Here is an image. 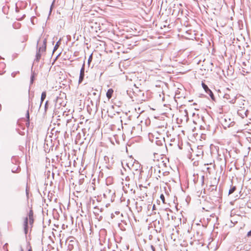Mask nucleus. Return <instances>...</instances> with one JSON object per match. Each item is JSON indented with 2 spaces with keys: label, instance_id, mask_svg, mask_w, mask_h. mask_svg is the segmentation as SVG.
I'll use <instances>...</instances> for the list:
<instances>
[{
  "label": "nucleus",
  "instance_id": "412c9836",
  "mask_svg": "<svg viewBox=\"0 0 251 251\" xmlns=\"http://www.w3.org/2000/svg\"><path fill=\"white\" fill-rule=\"evenodd\" d=\"M247 236L248 237L251 236V230L248 232Z\"/></svg>",
  "mask_w": 251,
  "mask_h": 251
},
{
  "label": "nucleus",
  "instance_id": "2f4dec72",
  "mask_svg": "<svg viewBox=\"0 0 251 251\" xmlns=\"http://www.w3.org/2000/svg\"><path fill=\"white\" fill-rule=\"evenodd\" d=\"M21 251H23V249L21 250Z\"/></svg>",
  "mask_w": 251,
  "mask_h": 251
},
{
  "label": "nucleus",
  "instance_id": "a211bd4d",
  "mask_svg": "<svg viewBox=\"0 0 251 251\" xmlns=\"http://www.w3.org/2000/svg\"><path fill=\"white\" fill-rule=\"evenodd\" d=\"M48 101L47 100L46 101L45 104V111H46L47 109L48 108Z\"/></svg>",
  "mask_w": 251,
  "mask_h": 251
},
{
  "label": "nucleus",
  "instance_id": "9d476101",
  "mask_svg": "<svg viewBox=\"0 0 251 251\" xmlns=\"http://www.w3.org/2000/svg\"><path fill=\"white\" fill-rule=\"evenodd\" d=\"M46 92L45 91L43 92L41 94V102H40V106H41V104H42L44 100L46 99Z\"/></svg>",
  "mask_w": 251,
  "mask_h": 251
},
{
  "label": "nucleus",
  "instance_id": "39448f33",
  "mask_svg": "<svg viewBox=\"0 0 251 251\" xmlns=\"http://www.w3.org/2000/svg\"><path fill=\"white\" fill-rule=\"evenodd\" d=\"M221 123L225 128L226 127L232 126L235 124L234 122L232 119L227 117H225L224 119H222Z\"/></svg>",
  "mask_w": 251,
  "mask_h": 251
},
{
  "label": "nucleus",
  "instance_id": "c756f323",
  "mask_svg": "<svg viewBox=\"0 0 251 251\" xmlns=\"http://www.w3.org/2000/svg\"><path fill=\"white\" fill-rule=\"evenodd\" d=\"M138 127H140V125H138Z\"/></svg>",
  "mask_w": 251,
  "mask_h": 251
},
{
  "label": "nucleus",
  "instance_id": "423d86ee",
  "mask_svg": "<svg viewBox=\"0 0 251 251\" xmlns=\"http://www.w3.org/2000/svg\"><path fill=\"white\" fill-rule=\"evenodd\" d=\"M238 114L241 116L242 118H244V117H247L248 116V110H245L244 109H242L240 107V109H238L237 111Z\"/></svg>",
  "mask_w": 251,
  "mask_h": 251
},
{
  "label": "nucleus",
  "instance_id": "f3484780",
  "mask_svg": "<svg viewBox=\"0 0 251 251\" xmlns=\"http://www.w3.org/2000/svg\"><path fill=\"white\" fill-rule=\"evenodd\" d=\"M161 200H162V202L165 203V197L163 194H161L160 197Z\"/></svg>",
  "mask_w": 251,
  "mask_h": 251
},
{
  "label": "nucleus",
  "instance_id": "6ab92c4d",
  "mask_svg": "<svg viewBox=\"0 0 251 251\" xmlns=\"http://www.w3.org/2000/svg\"><path fill=\"white\" fill-rule=\"evenodd\" d=\"M92 54H91L89 57V59H88V63H89L91 61H92Z\"/></svg>",
  "mask_w": 251,
  "mask_h": 251
},
{
  "label": "nucleus",
  "instance_id": "7c9ffc66",
  "mask_svg": "<svg viewBox=\"0 0 251 251\" xmlns=\"http://www.w3.org/2000/svg\"><path fill=\"white\" fill-rule=\"evenodd\" d=\"M12 172L13 173H14V172H15V171H13V170H12Z\"/></svg>",
  "mask_w": 251,
  "mask_h": 251
},
{
  "label": "nucleus",
  "instance_id": "5701e85b",
  "mask_svg": "<svg viewBox=\"0 0 251 251\" xmlns=\"http://www.w3.org/2000/svg\"><path fill=\"white\" fill-rule=\"evenodd\" d=\"M151 250H152V251H155V248H154V247L153 246L151 245Z\"/></svg>",
  "mask_w": 251,
  "mask_h": 251
},
{
  "label": "nucleus",
  "instance_id": "aec40b11",
  "mask_svg": "<svg viewBox=\"0 0 251 251\" xmlns=\"http://www.w3.org/2000/svg\"><path fill=\"white\" fill-rule=\"evenodd\" d=\"M34 80V75H32L30 78V83H32Z\"/></svg>",
  "mask_w": 251,
  "mask_h": 251
},
{
  "label": "nucleus",
  "instance_id": "c85d7f7f",
  "mask_svg": "<svg viewBox=\"0 0 251 251\" xmlns=\"http://www.w3.org/2000/svg\"><path fill=\"white\" fill-rule=\"evenodd\" d=\"M154 207H155V205H153V209L154 208Z\"/></svg>",
  "mask_w": 251,
  "mask_h": 251
},
{
  "label": "nucleus",
  "instance_id": "6e6552de",
  "mask_svg": "<svg viewBox=\"0 0 251 251\" xmlns=\"http://www.w3.org/2000/svg\"><path fill=\"white\" fill-rule=\"evenodd\" d=\"M132 169L135 170L136 172L141 173V166L138 162H134L132 165Z\"/></svg>",
  "mask_w": 251,
  "mask_h": 251
},
{
  "label": "nucleus",
  "instance_id": "7ed1b4c3",
  "mask_svg": "<svg viewBox=\"0 0 251 251\" xmlns=\"http://www.w3.org/2000/svg\"><path fill=\"white\" fill-rule=\"evenodd\" d=\"M149 173L151 175V176L153 178H155L158 179L161 177V171L160 167L157 165L152 166H151L149 171Z\"/></svg>",
  "mask_w": 251,
  "mask_h": 251
},
{
  "label": "nucleus",
  "instance_id": "1a4fd4ad",
  "mask_svg": "<svg viewBox=\"0 0 251 251\" xmlns=\"http://www.w3.org/2000/svg\"><path fill=\"white\" fill-rule=\"evenodd\" d=\"M114 92V91L112 89L110 88L108 90L106 93V97L108 99H110L112 98V94Z\"/></svg>",
  "mask_w": 251,
  "mask_h": 251
},
{
  "label": "nucleus",
  "instance_id": "4be33fe9",
  "mask_svg": "<svg viewBox=\"0 0 251 251\" xmlns=\"http://www.w3.org/2000/svg\"><path fill=\"white\" fill-rule=\"evenodd\" d=\"M17 25H14V27L15 28H18L19 27V25L20 24L18 23Z\"/></svg>",
  "mask_w": 251,
  "mask_h": 251
},
{
  "label": "nucleus",
  "instance_id": "f257e3e1",
  "mask_svg": "<svg viewBox=\"0 0 251 251\" xmlns=\"http://www.w3.org/2000/svg\"><path fill=\"white\" fill-rule=\"evenodd\" d=\"M29 221V224L31 226L34 223V219H33V212L32 210L30 209L28 213V217H26L25 218L24 222V232L25 235L27 233V228H28V222Z\"/></svg>",
  "mask_w": 251,
  "mask_h": 251
},
{
  "label": "nucleus",
  "instance_id": "b1692460",
  "mask_svg": "<svg viewBox=\"0 0 251 251\" xmlns=\"http://www.w3.org/2000/svg\"><path fill=\"white\" fill-rule=\"evenodd\" d=\"M27 251H32L31 247L29 246V248L28 249Z\"/></svg>",
  "mask_w": 251,
  "mask_h": 251
},
{
  "label": "nucleus",
  "instance_id": "dca6fc26",
  "mask_svg": "<svg viewBox=\"0 0 251 251\" xmlns=\"http://www.w3.org/2000/svg\"><path fill=\"white\" fill-rule=\"evenodd\" d=\"M93 95L94 96H96L98 99H100V95L99 94L98 91H97V92H94L93 93Z\"/></svg>",
  "mask_w": 251,
  "mask_h": 251
},
{
  "label": "nucleus",
  "instance_id": "f03ea898",
  "mask_svg": "<svg viewBox=\"0 0 251 251\" xmlns=\"http://www.w3.org/2000/svg\"><path fill=\"white\" fill-rule=\"evenodd\" d=\"M224 98L226 99L228 102L234 103L236 101V94L234 90H231L229 89L226 90Z\"/></svg>",
  "mask_w": 251,
  "mask_h": 251
},
{
  "label": "nucleus",
  "instance_id": "9b49d317",
  "mask_svg": "<svg viewBox=\"0 0 251 251\" xmlns=\"http://www.w3.org/2000/svg\"><path fill=\"white\" fill-rule=\"evenodd\" d=\"M207 94H208L209 95V96L211 97V98L212 99V100H214V94L213 93H212V92L209 89L208 90H207V92H206Z\"/></svg>",
  "mask_w": 251,
  "mask_h": 251
},
{
  "label": "nucleus",
  "instance_id": "20e7f679",
  "mask_svg": "<svg viewBox=\"0 0 251 251\" xmlns=\"http://www.w3.org/2000/svg\"><path fill=\"white\" fill-rule=\"evenodd\" d=\"M47 39L44 38L43 41V44L40 46L37 51L35 61L38 62L41 58L42 53L44 52L46 50Z\"/></svg>",
  "mask_w": 251,
  "mask_h": 251
},
{
  "label": "nucleus",
  "instance_id": "a878e982",
  "mask_svg": "<svg viewBox=\"0 0 251 251\" xmlns=\"http://www.w3.org/2000/svg\"><path fill=\"white\" fill-rule=\"evenodd\" d=\"M0 65H1V66H5V64H0Z\"/></svg>",
  "mask_w": 251,
  "mask_h": 251
},
{
  "label": "nucleus",
  "instance_id": "0eeeda50",
  "mask_svg": "<svg viewBox=\"0 0 251 251\" xmlns=\"http://www.w3.org/2000/svg\"><path fill=\"white\" fill-rule=\"evenodd\" d=\"M84 66H85L84 63H83V64L81 68L80 71V75H79V80H78V83L79 84L82 82V81H83V80L84 79Z\"/></svg>",
  "mask_w": 251,
  "mask_h": 251
},
{
  "label": "nucleus",
  "instance_id": "393cba45",
  "mask_svg": "<svg viewBox=\"0 0 251 251\" xmlns=\"http://www.w3.org/2000/svg\"><path fill=\"white\" fill-rule=\"evenodd\" d=\"M53 3H52V5H51V7H50V12H51V11L52 6V5H53Z\"/></svg>",
  "mask_w": 251,
  "mask_h": 251
},
{
  "label": "nucleus",
  "instance_id": "cd10ccee",
  "mask_svg": "<svg viewBox=\"0 0 251 251\" xmlns=\"http://www.w3.org/2000/svg\"><path fill=\"white\" fill-rule=\"evenodd\" d=\"M39 41H38L37 42V45L39 44Z\"/></svg>",
  "mask_w": 251,
  "mask_h": 251
},
{
  "label": "nucleus",
  "instance_id": "2eb2a0df",
  "mask_svg": "<svg viewBox=\"0 0 251 251\" xmlns=\"http://www.w3.org/2000/svg\"><path fill=\"white\" fill-rule=\"evenodd\" d=\"M236 189V187L235 186H232L231 188L229 189L228 194H231L233 193L235 190Z\"/></svg>",
  "mask_w": 251,
  "mask_h": 251
},
{
  "label": "nucleus",
  "instance_id": "f8f14e48",
  "mask_svg": "<svg viewBox=\"0 0 251 251\" xmlns=\"http://www.w3.org/2000/svg\"><path fill=\"white\" fill-rule=\"evenodd\" d=\"M26 117L27 118V121L26 123V125L27 126H29V112L28 110L27 111V112H26Z\"/></svg>",
  "mask_w": 251,
  "mask_h": 251
},
{
  "label": "nucleus",
  "instance_id": "ddd939ff",
  "mask_svg": "<svg viewBox=\"0 0 251 251\" xmlns=\"http://www.w3.org/2000/svg\"><path fill=\"white\" fill-rule=\"evenodd\" d=\"M201 85L205 92H207V90L209 89L207 85L203 82H202Z\"/></svg>",
  "mask_w": 251,
  "mask_h": 251
},
{
  "label": "nucleus",
  "instance_id": "bb28decb",
  "mask_svg": "<svg viewBox=\"0 0 251 251\" xmlns=\"http://www.w3.org/2000/svg\"><path fill=\"white\" fill-rule=\"evenodd\" d=\"M1 104H0V111L1 110Z\"/></svg>",
  "mask_w": 251,
  "mask_h": 251
},
{
  "label": "nucleus",
  "instance_id": "4468645a",
  "mask_svg": "<svg viewBox=\"0 0 251 251\" xmlns=\"http://www.w3.org/2000/svg\"><path fill=\"white\" fill-rule=\"evenodd\" d=\"M60 44V39L56 43V44L54 47V49H53V52L55 51L58 48Z\"/></svg>",
  "mask_w": 251,
  "mask_h": 251
}]
</instances>
